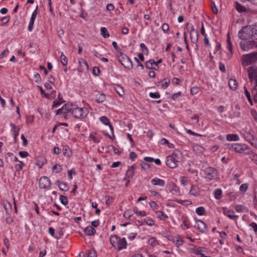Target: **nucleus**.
I'll return each mask as SVG.
<instances>
[{"mask_svg": "<svg viewBox=\"0 0 257 257\" xmlns=\"http://www.w3.org/2000/svg\"><path fill=\"white\" fill-rule=\"evenodd\" d=\"M227 147L228 149L236 153L250 154V152H246L249 150L248 146L244 143H229Z\"/></svg>", "mask_w": 257, "mask_h": 257, "instance_id": "39448f33", "label": "nucleus"}, {"mask_svg": "<svg viewBox=\"0 0 257 257\" xmlns=\"http://www.w3.org/2000/svg\"><path fill=\"white\" fill-rule=\"evenodd\" d=\"M132 216V211L131 210H126L124 212L123 216L126 219H129Z\"/></svg>", "mask_w": 257, "mask_h": 257, "instance_id": "bf43d9fd", "label": "nucleus"}, {"mask_svg": "<svg viewBox=\"0 0 257 257\" xmlns=\"http://www.w3.org/2000/svg\"><path fill=\"white\" fill-rule=\"evenodd\" d=\"M57 184L61 190L67 191L69 189V187L65 182L58 181Z\"/></svg>", "mask_w": 257, "mask_h": 257, "instance_id": "473e14b6", "label": "nucleus"}, {"mask_svg": "<svg viewBox=\"0 0 257 257\" xmlns=\"http://www.w3.org/2000/svg\"><path fill=\"white\" fill-rule=\"evenodd\" d=\"M155 213L160 220H165L168 218V215L163 211H155Z\"/></svg>", "mask_w": 257, "mask_h": 257, "instance_id": "2f4dec72", "label": "nucleus"}, {"mask_svg": "<svg viewBox=\"0 0 257 257\" xmlns=\"http://www.w3.org/2000/svg\"><path fill=\"white\" fill-rule=\"evenodd\" d=\"M182 156V153L178 151H174L171 155L167 156L166 159V165L170 168H176L178 165Z\"/></svg>", "mask_w": 257, "mask_h": 257, "instance_id": "7ed1b4c3", "label": "nucleus"}, {"mask_svg": "<svg viewBox=\"0 0 257 257\" xmlns=\"http://www.w3.org/2000/svg\"><path fill=\"white\" fill-rule=\"evenodd\" d=\"M202 172L204 177L209 180H213L217 177L216 170L213 168H206Z\"/></svg>", "mask_w": 257, "mask_h": 257, "instance_id": "9d476101", "label": "nucleus"}, {"mask_svg": "<svg viewBox=\"0 0 257 257\" xmlns=\"http://www.w3.org/2000/svg\"><path fill=\"white\" fill-rule=\"evenodd\" d=\"M35 21L30 19L28 26V30L29 32L32 31L34 28V24Z\"/></svg>", "mask_w": 257, "mask_h": 257, "instance_id": "338daca9", "label": "nucleus"}, {"mask_svg": "<svg viewBox=\"0 0 257 257\" xmlns=\"http://www.w3.org/2000/svg\"><path fill=\"white\" fill-rule=\"evenodd\" d=\"M53 171L55 172V173H59L62 170V168L61 166L59 164H55L53 167Z\"/></svg>", "mask_w": 257, "mask_h": 257, "instance_id": "0e129e2a", "label": "nucleus"}, {"mask_svg": "<svg viewBox=\"0 0 257 257\" xmlns=\"http://www.w3.org/2000/svg\"><path fill=\"white\" fill-rule=\"evenodd\" d=\"M24 166L25 164L23 162L20 161L18 164L15 165V168L17 170L20 171L23 169Z\"/></svg>", "mask_w": 257, "mask_h": 257, "instance_id": "052dcab7", "label": "nucleus"}, {"mask_svg": "<svg viewBox=\"0 0 257 257\" xmlns=\"http://www.w3.org/2000/svg\"><path fill=\"white\" fill-rule=\"evenodd\" d=\"M89 111L86 107H80L77 105L73 104L72 106L71 114L74 117L82 119L88 115Z\"/></svg>", "mask_w": 257, "mask_h": 257, "instance_id": "423d86ee", "label": "nucleus"}, {"mask_svg": "<svg viewBox=\"0 0 257 257\" xmlns=\"http://www.w3.org/2000/svg\"><path fill=\"white\" fill-rule=\"evenodd\" d=\"M199 88L197 86H194L191 88L190 93L192 95L196 94L199 92Z\"/></svg>", "mask_w": 257, "mask_h": 257, "instance_id": "774afa93", "label": "nucleus"}, {"mask_svg": "<svg viewBox=\"0 0 257 257\" xmlns=\"http://www.w3.org/2000/svg\"><path fill=\"white\" fill-rule=\"evenodd\" d=\"M94 99L96 102L101 103L105 101L106 97L103 93H98L94 95Z\"/></svg>", "mask_w": 257, "mask_h": 257, "instance_id": "4be33fe9", "label": "nucleus"}, {"mask_svg": "<svg viewBox=\"0 0 257 257\" xmlns=\"http://www.w3.org/2000/svg\"><path fill=\"white\" fill-rule=\"evenodd\" d=\"M144 225H148L149 226H153L155 225V221L151 217H147L143 218Z\"/></svg>", "mask_w": 257, "mask_h": 257, "instance_id": "c85d7f7f", "label": "nucleus"}, {"mask_svg": "<svg viewBox=\"0 0 257 257\" xmlns=\"http://www.w3.org/2000/svg\"><path fill=\"white\" fill-rule=\"evenodd\" d=\"M239 45L240 48L243 51H248L250 50L257 48V40H242V41L240 43Z\"/></svg>", "mask_w": 257, "mask_h": 257, "instance_id": "1a4fd4ad", "label": "nucleus"}, {"mask_svg": "<svg viewBox=\"0 0 257 257\" xmlns=\"http://www.w3.org/2000/svg\"><path fill=\"white\" fill-rule=\"evenodd\" d=\"M10 125L11 128V131L13 133L14 139L16 140L17 137L18 136L19 134L20 128L17 126L15 124L12 123H10Z\"/></svg>", "mask_w": 257, "mask_h": 257, "instance_id": "393cba45", "label": "nucleus"}, {"mask_svg": "<svg viewBox=\"0 0 257 257\" xmlns=\"http://www.w3.org/2000/svg\"><path fill=\"white\" fill-rule=\"evenodd\" d=\"M63 151L64 156L67 157H70L71 156V150L68 146H64Z\"/></svg>", "mask_w": 257, "mask_h": 257, "instance_id": "4c0bfd02", "label": "nucleus"}, {"mask_svg": "<svg viewBox=\"0 0 257 257\" xmlns=\"http://www.w3.org/2000/svg\"><path fill=\"white\" fill-rule=\"evenodd\" d=\"M134 224L138 227L144 225L143 219L136 220Z\"/></svg>", "mask_w": 257, "mask_h": 257, "instance_id": "69168bd1", "label": "nucleus"}, {"mask_svg": "<svg viewBox=\"0 0 257 257\" xmlns=\"http://www.w3.org/2000/svg\"><path fill=\"white\" fill-rule=\"evenodd\" d=\"M60 200L61 203L64 205H66L68 203V198L65 196H63V195L61 196L60 197Z\"/></svg>", "mask_w": 257, "mask_h": 257, "instance_id": "13d9d810", "label": "nucleus"}, {"mask_svg": "<svg viewBox=\"0 0 257 257\" xmlns=\"http://www.w3.org/2000/svg\"><path fill=\"white\" fill-rule=\"evenodd\" d=\"M60 59L62 65L66 66L68 63V59L64 55L63 52H61V53Z\"/></svg>", "mask_w": 257, "mask_h": 257, "instance_id": "8fccbe9b", "label": "nucleus"}, {"mask_svg": "<svg viewBox=\"0 0 257 257\" xmlns=\"http://www.w3.org/2000/svg\"><path fill=\"white\" fill-rule=\"evenodd\" d=\"M238 37L242 40H257V24L242 27L238 32Z\"/></svg>", "mask_w": 257, "mask_h": 257, "instance_id": "f257e3e1", "label": "nucleus"}, {"mask_svg": "<svg viewBox=\"0 0 257 257\" xmlns=\"http://www.w3.org/2000/svg\"><path fill=\"white\" fill-rule=\"evenodd\" d=\"M84 232L87 235H94L96 233V230L93 226L88 225L84 228Z\"/></svg>", "mask_w": 257, "mask_h": 257, "instance_id": "a878e982", "label": "nucleus"}, {"mask_svg": "<svg viewBox=\"0 0 257 257\" xmlns=\"http://www.w3.org/2000/svg\"><path fill=\"white\" fill-rule=\"evenodd\" d=\"M244 94L245 96L246 97L249 103L251 105H253V101L251 99V97L249 91L247 89L245 86H244Z\"/></svg>", "mask_w": 257, "mask_h": 257, "instance_id": "72a5a7b5", "label": "nucleus"}, {"mask_svg": "<svg viewBox=\"0 0 257 257\" xmlns=\"http://www.w3.org/2000/svg\"><path fill=\"white\" fill-rule=\"evenodd\" d=\"M170 83V79L165 78L159 81L157 84V86L160 89H165L169 86Z\"/></svg>", "mask_w": 257, "mask_h": 257, "instance_id": "6ab92c4d", "label": "nucleus"}, {"mask_svg": "<svg viewBox=\"0 0 257 257\" xmlns=\"http://www.w3.org/2000/svg\"><path fill=\"white\" fill-rule=\"evenodd\" d=\"M115 89L116 92L118 94V95L120 96H123V95L124 94V92L123 89L121 86H120V85H117L115 87Z\"/></svg>", "mask_w": 257, "mask_h": 257, "instance_id": "a18cd8bd", "label": "nucleus"}, {"mask_svg": "<svg viewBox=\"0 0 257 257\" xmlns=\"http://www.w3.org/2000/svg\"><path fill=\"white\" fill-rule=\"evenodd\" d=\"M169 26L167 23H164L162 25V29L163 32L165 34H168L169 31Z\"/></svg>", "mask_w": 257, "mask_h": 257, "instance_id": "4d7b16f0", "label": "nucleus"}, {"mask_svg": "<svg viewBox=\"0 0 257 257\" xmlns=\"http://www.w3.org/2000/svg\"><path fill=\"white\" fill-rule=\"evenodd\" d=\"M222 212L223 215L228 217L229 219L236 220L238 216L235 214L233 210L228 209L226 207H222Z\"/></svg>", "mask_w": 257, "mask_h": 257, "instance_id": "ddd939ff", "label": "nucleus"}, {"mask_svg": "<svg viewBox=\"0 0 257 257\" xmlns=\"http://www.w3.org/2000/svg\"><path fill=\"white\" fill-rule=\"evenodd\" d=\"M117 57L119 62L127 69L131 70L133 68L132 61L130 58L121 52H118Z\"/></svg>", "mask_w": 257, "mask_h": 257, "instance_id": "6e6552de", "label": "nucleus"}, {"mask_svg": "<svg viewBox=\"0 0 257 257\" xmlns=\"http://www.w3.org/2000/svg\"><path fill=\"white\" fill-rule=\"evenodd\" d=\"M250 114L254 119V121L257 123V111L254 109L250 110Z\"/></svg>", "mask_w": 257, "mask_h": 257, "instance_id": "680f3d73", "label": "nucleus"}, {"mask_svg": "<svg viewBox=\"0 0 257 257\" xmlns=\"http://www.w3.org/2000/svg\"><path fill=\"white\" fill-rule=\"evenodd\" d=\"M242 137L245 139V140L248 141V142H250L251 141H253V136L249 134H242Z\"/></svg>", "mask_w": 257, "mask_h": 257, "instance_id": "6e6d98bb", "label": "nucleus"}, {"mask_svg": "<svg viewBox=\"0 0 257 257\" xmlns=\"http://www.w3.org/2000/svg\"><path fill=\"white\" fill-rule=\"evenodd\" d=\"M135 171V165H132L127 170L126 175L128 178H132L134 175Z\"/></svg>", "mask_w": 257, "mask_h": 257, "instance_id": "58836bf2", "label": "nucleus"}, {"mask_svg": "<svg viewBox=\"0 0 257 257\" xmlns=\"http://www.w3.org/2000/svg\"><path fill=\"white\" fill-rule=\"evenodd\" d=\"M148 243L152 246H155L158 244V241L154 237H151L148 239Z\"/></svg>", "mask_w": 257, "mask_h": 257, "instance_id": "de8ad7c7", "label": "nucleus"}, {"mask_svg": "<svg viewBox=\"0 0 257 257\" xmlns=\"http://www.w3.org/2000/svg\"><path fill=\"white\" fill-rule=\"evenodd\" d=\"M236 212L240 213L243 212L245 210V207L242 205H236L235 207Z\"/></svg>", "mask_w": 257, "mask_h": 257, "instance_id": "5fc2aeb1", "label": "nucleus"}, {"mask_svg": "<svg viewBox=\"0 0 257 257\" xmlns=\"http://www.w3.org/2000/svg\"><path fill=\"white\" fill-rule=\"evenodd\" d=\"M235 9L236 11L239 13H243L246 11L245 8L238 3H235Z\"/></svg>", "mask_w": 257, "mask_h": 257, "instance_id": "37998d69", "label": "nucleus"}, {"mask_svg": "<svg viewBox=\"0 0 257 257\" xmlns=\"http://www.w3.org/2000/svg\"><path fill=\"white\" fill-rule=\"evenodd\" d=\"M182 95V92L181 91H179L178 92L175 93L173 94L171 96V98L173 100H177L179 97H180Z\"/></svg>", "mask_w": 257, "mask_h": 257, "instance_id": "e2e57ef3", "label": "nucleus"}, {"mask_svg": "<svg viewBox=\"0 0 257 257\" xmlns=\"http://www.w3.org/2000/svg\"><path fill=\"white\" fill-rule=\"evenodd\" d=\"M247 72L249 80L251 85H253L251 94L255 101V100H257V65L248 67Z\"/></svg>", "mask_w": 257, "mask_h": 257, "instance_id": "f03ea898", "label": "nucleus"}, {"mask_svg": "<svg viewBox=\"0 0 257 257\" xmlns=\"http://www.w3.org/2000/svg\"><path fill=\"white\" fill-rule=\"evenodd\" d=\"M161 143L162 145H166L169 148H174V145L172 143H170L166 139L163 138L161 140Z\"/></svg>", "mask_w": 257, "mask_h": 257, "instance_id": "79ce46f5", "label": "nucleus"}, {"mask_svg": "<svg viewBox=\"0 0 257 257\" xmlns=\"http://www.w3.org/2000/svg\"><path fill=\"white\" fill-rule=\"evenodd\" d=\"M146 67L148 69L157 70L159 67L157 62L154 60H150L146 62Z\"/></svg>", "mask_w": 257, "mask_h": 257, "instance_id": "412c9836", "label": "nucleus"}, {"mask_svg": "<svg viewBox=\"0 0 257 257\" xmlns=\"http://www.w3.org/2000/svg\"><path fill=\"white\" fill-rule=\"evenodd\" d=\"M172 241L175 244L178 248L182 246L184 243L183 238L180 235L174 236L172 237Z\"/></svg>", "mask_w": 257, "mask_h": 257, "instance_id": "f3484780", "label": "nucleus"}, {"mask_svg": "<svg viewBox=\"0 0 257 257\" xmlns=\"http://www.w3.org/2000/svg\"><path fill=\"white\" fill-rule=\"evenodd\" d=\"M194 220H195L194 227L198 231L204 233L207 230V225L202 220L196 218H194Z\"/></svg>", "mask_w": 257, "mask_h": 257, "instance_id": "f8f14e48", "label": "nucleus"}, {"mask_svg": "<svg viewBox=\"0 0 257 257\" xmlns=\"http://www.w3.org/2000/svg\"><path fill=\"white\" fill-rule=\"evenodd\" d=\"M133 212L137 216L140 217H145L147 214L145 211L140 210L136 207L133 208Z\"/></svg>", "mask_w": 257, "mask_h": 257, "instance_id": "c756f323", "label": "nucleus"}, {"mask_svg": "<svg viewBox=\"0 0 257 257\" xmlns=\"http://www.w3.org/2000/svg\"><path fill=\"white\" fill-rule=\"evenodd\" d=\"M241 64L243 67H246L252 64L257 63V52H251L244 54L242 56Z\"/></svg>", "mask_w": 257, "mask_h": 257, "instance_id": "0eeeda50", "label": "nucleus"}, {"mask_svg": "<svg viewBox=\"0 0 257 257\" xmlns=\"http://www.w3.org/2000/svg\"><path fill=\"white\" fill-rule=\"evenodd\" d=\"M196 213L199 216L203 215L205 213V209L203 206H200L196 208Z\"/></svg>", "mask_w": 257, "mask_h": 257, "instance_id": "ea45409f", "label": "nucleus"}, {"mask_svg": "<svg viewBox=\"0 0 257 257\" xmlns=\"http://www.w3.org/2000/svg\"><path fill=\"white\" fill-rule=\"evenodd\" d=\"M226 139L229 142H238L240 140L239 136L236 134H229L226 136Z\"/></svg>", "mask_w": 257, "mask_h": 257, "instance_id": "5701e85b", "label": "nucleus"}, {"mask_svg": "<svg viewBox=\"0 0 257 257\" xmlns=\"http://www.w3.org/2000/svg\"><path fill=\"white\" fill-rule=\"evenodd\" d=\"M89 138L90 140L94 143H99L101 139V137L99 134L92 132L89 134Z\"/></svg>", "mask_w": 257, "mask_h": 257, "instance_id": "aec40b11", "label": "nucleus"}, {"mask_svg": "<svg viewBox=\"0 0 257 257\" xmlns=\"http://www.w3.org/2000/svg\"><path fill=\"white\" fill-rule=\"evenodd\" d=\"M100 33L101 35L104 38H107L109 37V34L107 30V29L105 27H102L100 29Z\"/></svg>", "mask_w": 257, "mask_h": 257, "instance_id": "c03bdc74", "label": "nucleus"}, {"mask_svg": "<svg viewBox=\"0 0 257 257\" xmlns=\"http://www.w3.org/2000/svg\"><path fill=\"white\" fill-rule=\"evenodd\" d=\"M10 20V17L9 16H6L0 18V25L4 26L8 23Z\"/></svg>", "mask_w": 257, "mask_h": 257, "instance_id": "a19ab883", "label": "nucleus"}, {"mask_svg": "<svg viewBox=\"0 0 257 257\" xmlns=\"http://www.w3.org/2000/svg\"><path fill=\"white\" fill-rule=\"evenodd\" d=\"M190 36L191 41L195 43L198 41V33L193 28L191 29L190 32Z\"/></svg>", "mask_w": 257, "mask_h": 257, "instance_id": "bb28decb", "label": "nucleus"}, {"mask_svg": "<svg viewBox=\"0 0 257 257\" xmlns=\"http://www.w3.org/2000/svg\"><path fill=\"white\" fill-rule=\"evenodd\" d=\"M151 183L153 186L164 187L165 185V180L158 177H154L151 180Z\"/></svg>", "mask_w": 257, "mask_h": 257, "instance_id": "a211bd4d", "label": "nucleus"}, {"mask_svg": "<svg viewBox=\"0 0 257 257\" xmlns=\"http://www.w3.org/2000/svg\"><path fill=\"white\" fill-rule=\"evenodd\" d=\"M50 180L46 176H43L39 180V187L41 189L48 188L50 186Z\"/></svg>", "mask_w": 257, "mask_h": 257, "instance_id": "dca6fc26", "label": "nucleus"}, {"mask_svg": "<svg viewBox=\"0 0 257 257\" xmlns=\"http://www.w3.org/2000/svg\"><path fill=\"white\" fill-rule=\"evenodd\" d=\"M179 180L181 184L183 186H186L190 183V180L184 176H181L179 178Z\"/></svg>", "mask_w": 257, "mask_h": 257, "instance_id": "f704fd0d", "label": "nucleus"}, {"mask_svg": "<svg viewBox=\"0 0 257 257\" xmlns=\"http://www.w3.org/2000/svg\"><path fill=\"white\" fill-rule=\"evenodd\" d=\"M79 63L83 70H88L89 69L88 64L84 59H81L79 60Z\"/></svg>", "mask_w": 257, "mask_h": 257, "instance_id": "c9c22d12", "label": "nucleus"}, {"mask_svg": "<svg viewBox=\"0 0 257 257\" xmlns=\"http://www.w3.org/2000/svg\"><path fill=\"white\" fill-rule=\"evenodd\" d=\"M197 248L195 245L193 244H189L188 247L187 248V251L190 253L195 254L197 250Z\"/></svg>", "mask_w": 257, "mask_h": 257, "instance_id": "e433bc0d", "label": "nucleus"}, {"mask_svg": "<svg viewBox=\"0 0 257 257\" xmlns=\"http://www.w3.org/2000/svg\"><path fill=\"white\" fill-rule=\"evenodd\" d=\"M72 106H73L72 103L65 104L61 108L56 110V114H66L69 112H71Z\"/></svg>", "mask_w": 257, "mask_h": 257, "instance_id": "4468645a", "label": "nucleus"}, {"mask_svg": "<svg viewBox=\"0 0 257 257\" xmlns=\"http://www.w3.org/2000/svg\"><path fill=\"white\" fill-rule=\"evenodd\" d=\"M167 188L169 191L172 194L176 196L180 195L179 187L173 182H169L167 185Z\"/></svg>", "mask_w": 257, "mask_h": 257, "instance_id": "2eb2a0df", "label": "nucleus"}, {"mask_svg": "<svg viewBox=\"0 0 257 257\" xmlns=\"http://www.w3.org/2000/svg\"><path fill=\"white\" fill-rule=\"evenodd\" d=\"M60 94H59L58 95L59 98H60ZM62 103V99H59V100H55L54 101L52 107V108H56L59 106L61 103Z\"/></svg>", "mask_w": 257, "mask_h": 257, "instance_id": "49530a36", "label": "nucleus"}, {"mask_svg": "<svg viewBox=\"0 0 257 257\" xmlns=\"http://www.w3.org/2000/svg\"><path fill=\"white\" fill-rule=\"evenodd\" d=\"M109 241L112 245L118 250L125 249L127 242L125 238H121L116 235H111Z\"/></svg>", "mask_w": 257, "mask_h": 257, "instance_id": "20e7f679", "label": "nucleus"}, {"mask_svg": "<svg viewBox=\"0 0 257 257\" xmlns=\"http://www.w3.org/2000/svg\"><path fill=\"white\" fill-rule=\"evenodd\" d=\"M226 49L228 50V52L226 54V58L227 60L231 59L233 55V45L231 42L230 35L229 33L227 35V39L226 42Z\"/></svg>", "mask_w": 257, "mask_h": 257, "instance_id": "9b49d317", "label": "nucleus"}, {"mask_svg": "<svg viewBox=\"0 0 257 257\" xmlns=\"http://www.w3.org/2000/svg\"><path fill=\"white\" fill-rule=\"evenodd\" d=\"M149 205L150 207L154 210V211H157V210L159 208V205L156 203V202L154 201H151L149 202Z\"/></svg>", "mask_w": 257, "mask_h": 257, "instance_id": "864d4df0", "label": "nucleus"}, {"mask_svg": "<svg viewBox=\"0 0 257 257\" xmlns=\"http://www.w3.org/2000/svg\"><path fill=\"white\" fill-rule=\"evenodd\" d=\"M99 120L100 122L105 125H109L110 122L108 118L105 116L100 117Z\"/></svg>", "mask_w": 257, "mask_h": 257, "instance_id": "09e8293b", "label": "nucleus"}, {"mask_svg": "<svg viewBox=\"0 0 257 257\" xmlns=\"http://www.w3.org/2000/svg\"><path fill=\"white\" fill-rule=\"evenodd\" d=\"M189 194L191 195L197 196L199 194V188L195 185H192L191 188L189 191Z\"/></svg>", "mask_w": 257, "mask_h": 257, "instance_id": "7c9ffc66", "label": "nucleus"}, {"mask_svg": "<svg viewBox=\"0 0 257 257\" xmlns=\"http://www.w3.org/2000/svg\"><path fill=\"white\" fill-rule=\"evenodd\" d=\"M249 186L248 183H244L240 185L239 187V191L242 193H244L247 190Z\"/></svg>", "mask_w": 257, "mask_h": 257, "instance_id": "3c124183", "label": "nucleus"}, {"mask_svg": "<svg viewBox=\"0 0 257 257\" xmlns=\"http://www.w3.org/2000/svg\"><path fill=\"white\" fill-rule=\"evenodd\" d=\"M47 162L46 159L43 156H39L37 158L36 165L39 168H42L43 165Z\"/></svg>", "mask_w": 257, "mask_h": 257, "instance_id": "b1692460", "label": "nucleus"}, {"mask_svg": "<svg viewBox=\"0 0 257 257\" xmlns=\"http://www.w3.org/2000/svg\"><path fill=\"white\" fill-rule=\"evenodd\" d=\"M228 85L231 89L235 90L237 87L238 83L235 79L230 78L228 80Z\"/></svg>", "mask_w": 257, "mask_h": 257, "instance_id": "cd10ccee", "label": "nucleus"}, {"mask_svg": "<svg viewBox=\"0 0 257 257\" xmlns=\"http://www.w3.org/2000/svg\"><path fill=\"white\" fill-rule=\"evenodd\" d=\"M214 197L216 199H220L222 197V191L221 189H217L214 191Z\"/></svg>", "mask_w": 257, "mask_h": 257, "instance_id": "603ef678", "label": "nucleus"}]
</instances>
